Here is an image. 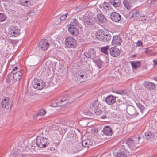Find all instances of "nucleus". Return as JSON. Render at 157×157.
Wrapping results in <instances>:
<instances>
[{"instance_id": "c756f323", "label": "nucleus", "mask_w": 157, "mask_h": 157, "mask_svg": "<svg viewBox=\"0 0 157 157\" xmlns=\"http://www.w3.org/2000/svg\"><path fill=\"white\" fill-rule=\"evenodd\" d=\"M127 144L130 148L134 146L135 145L133 142V140L131 138L127 139Z\"/></svg>"}, {"instance_id": "f03ea898", "label": "nucleus", "mask_w": 157, "mask_h": 157, "mask_svg": "<svg viewBox=\"0 0 157 157\" xmlns=\"http://www.w3.org/2000/svg\"><path fill=\"white\" fill-rule=\"evenodd\" d=\"M36 144L39 147L45 148L49 144L48 139L44 137L37 136L36 139Z\"/></svg>"}, {"instance_id": "a18cd8bd", "label": "nucleus", "mask_w": 157, "mask_h": 157, "mask_svg": "<svg viewBox=\"0 0 157 157\" xmlns=\"http://www.w3.org/2000/svg\"><path fill=\"white\" fill-rule=\"evenodd\" d=\"M98 67L99 68L101 67V66L102 65V62L101 60H98Z\"/></svg>"}, {"instance_id": "603ef678", "label": "nucleus", "mask_w": 157, "mask_h": 157, "mask_svg": "<svg viewBox=\"0 0 157 157\" xmlns=\"http://www.w3.org/2000/svg\"><path fill=\"white\" fill-rule=\"evenodd\" d=\"M78 75V77H81V78H83L84 77V75Z\"/></svg>"}, {"instance_id": "052dcab7", "label": "nucleus", "mask_w": 157, "mask_h": 157, "mask_svg": "<svg viewBox=\"0 0 157 157\" xmlns=\"http://www.w3.org/2000/svg\"><path fill=\"white\" fill-rule=\"evenodd\" d=\"M145 52H146V53H147V51H145Z\"/></svg>"}, {"instance_id": "6ab92c4d", "label": "nucleus", "mask_w": 157, "mask_h": 157, "mask_svg": "<svg viewBox=\"0 0 157 157\" xmlns=\"http://www.w3.org/2000/svg\"><path fill=\"white\" fill-rule=\"evenodd\" d=\"M97 16V19L100 22L105 23L107 22V19L102 13H98Z\"/></svg>"}, {"instance_id": "cd10ccee", "label": "nucleus", "mask_w": 157, "mask_h": 157, "mask_svg": "<svg viewBox=\"0 0 157 157\" xmlns=\"http://www.w3.org/2000/svg\"><path fill=\"white\" fill-rule=\"evenodd\" d=\"M69 98V96L67 95H65L60 99V102L59 103H61L63 102H64V104H63L64 105L68 101Z\"/></svg>"}, {"instance_id": "a19ab883", "label": "nucleus", "mask_w": 157, "mask_h": 157, "mask_svg": "<svg viewBox=\"0 0 157 157\" xmlns=\"http://www.w3.org/2000/svg\"><path fill=\"white\" fill-rule=\"evenodd\" d=\"M155 0H148L147 3L150 4V6H154Z\"/></svg>"}, {"instance_id": "4d7b16f0", "label": "nucleus", "mask_w": 157, "mask_h": 157, "mask_svg": "<svg viewBox=\"0 0 157 157\" xmlns=\"http://www.w3.org/2000/svg\"><path fill=\"white\" fill-rule=\"evenodd\" d=\"M80 144H78V145L79 146V145Z\"/></svg>"}, {"instance_id": "412c9836", "label": "nucleus", "mask_w": 157, "mask_h": 157, "mask_svg": "<svg viewBox=\"0 0 157 157\" xmlns=\"http://www.w3.org/2000/svg\"><path fill=\"white\" fill-rule=\"evenodd\" d=\"M23 75V72H18L13 73V79L15 81H19Z\"/></svg>"}, {"instance_id": "c85d7f7f", "label": "nucleus", "mask_w": 157, "mask_h": 157, "mask_svg": "<svg viewBox=\"0 0 157 157\" xmlns=\"http://www.w3.org/2000/svg\"><path fill=\"white\" fill-rule=\"evenodd\" d=\"M109 4L108 3L105 2L104 3L101 8L103 11L107 12L109 11Z\"/></svg>"}, {"instance_id": "72a5a7b5", "label": "nucleus", "mask_w": 157, "mask_h": 157, "mask_svg": "<svg viewBox=\"0 0 157 157\" xmlns=\"http://www.w3.org/2000/svg\"><path fill=\"white\" fill-rule=\"evenodd\" d=\"M137 105L138 108L140 110L141 112L142 113H144L145 110V109L144 107L140 103H137Z\"/></svg>"}, {"instance_id": "09e8293b", "label": "nucleus", "mask_w": 157, "mask_h": 157, "mask_svg": "<svg viewBox=\"0 0 157 157\" xmlns=\"http://www.w3.org/2000/svg\"><path fill=\"white\" fill-rule=\"evenodd\" d=\"M154 64L157 65V59H155L153 60Z\"/></svg>"}, {"instance_id": "49530a36", "label": "nucleus", "mask_w": 157, "mask_h": 157, "mask_svg": "<svg viewBox=\"0 0 157 157\" xmlns=\"http://www.w3.org/2000/svg\"><path fill=\"white\" fill-rule=\"evenodd\" d=\"M142 43L140 41H138L136 43V45L137 46H140L142 45Z\"/></svg>"}, {"instance_id": "13d9d810", "label": "nucleus", "mask_w": 157, "mask_h": 157, "mask_svg": "<svg viewBox=\"0 0 157 157\" xmlns=\"http://www.w3.org/2000/svg\"><path fill=\"white\" fill-rule=\"evenodd\" d=\"M96 129H95V130H94V132L96 131Z\"/></svg>"}, {"instance_id": "4be33fe9", "label": "nucleus", "mask_w": 157, "mask_h": 157, "mask_svg": "<svg viewBox=\"0 0 157 157\" xmlns=\"http://www.w3.org/2000/svg\"><path fill=\"white\" fill-rule=\"evenodd\" d=\"M132 68L136 69L139 67L141 65V63L139 61H132L130 62Z\"/></svg>"}, {"instance_id": "e2e57ef3", "label": "nucleus", "mask_w": 157, "mask_h": 157, "mask_svg": "<svg viewBox=\"0 0 157 157\" xmlns=\"http://www.w3.org/2000/svg\"><path fill=\"white\" fill-rule=\"evenodd\" d=\"M78 150H80V149Z\"/></svg>"}, {"instance_id": "9d476101", "label": "nucleus", "mask_w": 157, "mask_h": 157, "mask_svg": "<svg viewBox=\"0 0 157 157\" xmlns=\"http://www.w3.org/2000/svg\"><path fill=\"white\" fill-rule=\"evenodd\" d=\"M84 56L87 58L93 59L96 56V52L93 48H90L87 52L84 53Z\"/></svg>"}, {"instance_id": "a211bd4d", "label": "nucleus", "mask_w": 157, "mask_h": 157, "mask_svg": "<svg viewBox=\"0 0 157 157\" xmlns=\"http://www.w3.org/2000/svg\"><path fill=\"white\" fill-rule=\"evenodd\" d=\"M103 132L105 134L108 136H111L113 133L112 130L109 126L105 127Z\"/></svg>"}, {"instance_id": "864d4df0", "label": "nucleus", "mask_w": 157, "mask_h": 157, "mask_svg": "<svg viewBox=\"0 0 157 157\" xmlns=\"http://www.w3.org/2000/svg\"><path fill=\"white\" fill-rule=\"evenodd\" d=\"M136 55H132L130 57L131 58H132L133 57H136Z\"/></svg>"}, {"instance_id": "e433bc0d", "label": "nucleus", "mask_w": 157, "mask_h": 157, "mask_svg": "<svg viewBox=\"0 0 157 157\" xmlns=\"http://www.w3.org/2000/svg\"><path fill=\"white\" fill-rule=\"evenodd\" d=\"M68 137L70 138H72L75 137V136H76V134L75 132V131H72L68 133Z\"/></svg>"}, {"instance_id": "c9c22d12", "label": "nucleus", "mask_w": 157, "mask_h": 157, "mask_svg": "<svg viewBox=\"0 0 157 157\" xmlns=\"http://www.w3.org/2000/svg\"><path fill=\"white\" fill-rule=\"evenodd\" d=\"M92 107L94 109L98 108L99 102L98 100H95L94 101L92 104Z\"/></svg>"}, {"instance_id": "39448f33", "label": "nucleus", "mask_w": 157, "mask_h": 157, "mask_svg": "<svg viewBox=\"0 0 157 157\" xmlns=\"http://www.w3.org/2000/svg\"><path fill=\"white\" fill-rule=\"evenodd\" d=\"M33 87L37 90H40L43 89L45 86V82L41 79H34L32 82Z\"/></svg>"}, {"instance_id": "bf43d9fd", "label": "nucleus", "mask_w": 157, "mask_h": 157, "mask_svg": "<svg viewBox=\"0 0 157 157\" xmlns=\"http://www.w3.org/2000/svg\"><path fill=\"white\" fill-rule=\"evenodd\" d=\"M96 129H95V130H94V132L96 131Z\"/></svg>"}, {"instance_id": "ea45409f", "label": "nucleus", "mask_w": 157, "mask_h": 157, "mask_svg": "<svg viewBox=\"0 0 157 157\" xmlns=\"http://www.w3.org/2000/svg\"><path fill=\"white\" fill-rule=\"evenodd\" d=\"M94 113L97 115H100L102 112V111L98 108L94 109Z\"/></svg>"}, {"instance_id": "2eb2a0df", "label": "nucleus", "mask_w": 157, "mask_h": 157, "mask_svg": "<svg viewBox=\"0 0 157 157\" xmlns=\"http://www.w3.org/2000/svg\"><path fill=\"white\" fill-rule=\"evenodd\" d=\"M145 137L148 140L152 141L155 138V135L152 132L147 131L145 133Z\"/></svg>"}, {"instance_id": "473e14b6", "label": "nucleus", "mask_w": 157, "mask_h": 157, "mask_svg": "<svg viewBox=\"0 0 157 157\" xmlns=\"http://www.w3.org/2000/svg\"><path fill=\"white\" fill-rule=\"evenodd\" d=\"M116 157H127V155L123 151L117 152L116 155Z\"/></svg>"}, {"instance_id": "6e6552de", "label": "nucleus", "mask_w": 157, "mask_h": 157, "mask_svg": "<svg viewBox=\"0 0 157 157\" xmlns=\"http://www.w3.org/2000/svg\"><path fill=\"white\" fill-rule=\"evenodd\" d=\"M20 30L18 27L12 26L9 29V33L12 36L17 37L20 34Z\"/></svg>"}, {"instance_id": "f257e3e1", "label": "nucleus", "mask_w": 157, "mask_h": 157, "mask_svg": "<svg viewBox=\"0 0 157 157\" xmlns=\"http://www.w3.org/2000/svg\"><path fill=\"white\" fill-rule=\"evenodd\" d=\"M96 38L100 41L108 42L111 40L112 36L110 34L107 33L105 31L100 30L97 32Z\"/></svg>"}, {"instance_id": "b1692460", "label": "nucleus", "mask_w": 157, "mask_h": 157, "mask_svg": "<svg viewBox=\"0 0 157 157\" xmlns=\"http://www.w3.org/2000/svg\"><path fill=\"white\" fill-rule=\"evenodd\" d=\"M123 3L125 7L128 10L130 9L133 3L129 0H123Z\"/></svg>"}, {"instance_id": "c03bdc74", "label": "nucleus", "mask_w": 157, "mask_h": 157, "mask_svg": "<svg viewBox=\"0 0 157 157\" xmlns=\"http://www.w3.org/2000/svg\"><path fill=\"white\" fill-rule=\"evenodd\" d=\"M13 157H25V156L22 154H15L13 155Z\"/></svg>"}, {"instance_id": "1a4fd4ad", "label": "nucleus", "mask_w": 157, "mask_h": 157, "mask_svg": "<svg viewBox=\"0 0 157 157\" xmlns=\"http://www.w3.org/2000/svg\"><path fill=\"white\" fill-rule=\"evenodd\" d=\"M68 27L69 32L73 36H76L79 34L78 30L74 25L70 24Z\"/></svg>"}, {"instance_id": "58836bf2", "label": "nucleus", "mask_w": 157, "mask_h": 157, "mask_svg": "<svg viewBox=\"0 0 157 157\" xmlns=\"http://www.w3.org/2000/svg\"><path fill=\"white\" fill-rule=\"evenodd\" d=\"M23 72L22 70L20 71L19 69V68L17 67H15L13 69L11 73H15L16 72Z\"/></svg>"}, {"instance_id": "bb28decb", "label": "nucleus", "mask_w": 157, "mask_h": 157, "mask_svg": "<svg viewBox=\"0 0 157 157\" xmlns=\"http://www.w3.org/2000/svg\"><path fill=\"white\" fill-rule=\"evenodd\" d=\"M20 4L25 6H29L31 5V2L29 0H19Z\"/></svg>"}, {"instance_id": "f8f14e48", "label": "nucleus", "mask_w": 157, "mask_h": 157, "mask_svg": "<svg viewBox=\"0 0 157 157\" xmlns=\"http://www.w3.org/2000/svg\"><path fill=\"white\" fill-rule=\"evenodd\" d=\"M121 15L116 12H113L110 14V18L113 21L118 22L121 20Z\"/></svg>"}, {"instance_id": "4468645a", "label": "nucleus", "mask_w": 157, "mask_h": 157, "mask_svg": "<svg viewBox=\"0 0 157 157\" xmlns=\"http://www.w3.org/2000/svg\"><path fill=\"white\" fill-rule=\"evenodd\" d=\"M39 48H40L42 50H47L49 47V43L44 41L43 40H41L39 43Z\"/></svg>"}, {"instance_id": "9b49d317", "label": "nucleus", "mask_w": 157, "mask_h": 157, "mask_svg": "<svg viewBox=\"0 0 157 157\" xmlns=\"http://www.w3.org/2000/svg\"><path fill=\"white\" fill-rule=\"evenodd\" d=\"M109 52L110 55L113 57H117L120 54L119 49L116 47H112L110 48Z\"/></svg>"}, {"instance_id": "de8ad7c7", "label": "nucleus", "mask_w": 157, "mask_h": 157, "mask_svg": "<svg viewBox=\"0 0 157 157\" xmlns=\"http://www.w3.org/2000/svg\"><path fill=\"white\" fill-rule=\"evenodd\" d=\"M61 105L59 104V103H57L56 102V104H54L53 103H52V106L55 107L58 106H60Z\"/></svg>"}, {"instance_id": "393cba45", "label": "nucleus", "mask_w": 157, "mask_h": 157, "mask_svg": "<svg viewBox=\"0 0 157 157\" xmlns=\"http://www.w3.org/2000/svg\"><path fill=\"white\" fill-rule=\"evenodd\" d=\"M46 113L45 110L44 109H42L39 111L37 115L33 116V118L34 119H37L38 117L43 116L46 114Z\"/></svg>"}, {"instance_id": "423d86ee", "label": "nucleus", "mask_w": 157, "mask_h": 157, "mask_svg": "<svg viewBox=\"0 0 157 157\" xmlns=\"http://www.w3.org/2000/svg\"><path fill=\"white\" fill-rule=\"evenodd\" d=\"M12 100L8 98H5L1 102L2 107L4 109H10L12 105Z\"/></svg>"}, {"instance_id": "a878e982", "label": "nucleus", "mask_w": 157, "mask_h": 157, "mask_svg": "<svg viewBox=\"0 0 157 157\" xmlns=\"http://www.w3.org/2000/svg\"><path fill=\"white\" fill-rule=\"evenodd\" d=\"M6 80L8 82H12L13 83L15 82V81L13 79V73L11 72L8 74Z\"/></svg>"}, {"instance_id": "4c0bfd02", "label": "nucleus", "mask_w": 157, "mask_h": 157, "mask_svg": "<svg viewBox=\"0 0 157 157\" xmlns=\"http://www.w3.org/2000/svg\"><path fill=\"white\" fill-rule=\"evenodd\" d=\"M6 19V16L3 13H0V22L5 21Z\"/></svg>"}, {"instance_id": "3c124183", "label": "nucleus", "mask_w": 157, "mask_h": 157, "mask_svg": "<svg viewBox=\"0 0 157 157\" xmlns=\"http://www.w3.org/2000/svg\"><path fill=\"white\" fill-rule=\"evenodd\" d=\"M107 117L106 116H105V115L103 116H101V119H105V118H106Z\"/></svg>"}, {"instance_id": "f704fd0d", "label": "nucleus", "mask_w": 157, "mask_h": 157, "mask_svg": "<svg viewBox=\"0 0 157 157\" xmlns=\"http://www.w3.org/2000/svg\"><path fill=\"white\" fill-rule=\"evenodd\" d=\"M109 49V47L107 46L106 47H103L101 48V51L104 54L107 55L108 54L107 50Z\"/></svg>"}, {"instance_id": "79ce46f5", "label": "nucleus", "mask_w": 157, "mask_h": 157, "mask_svg": "<svg viewBox=\"0 0 157 157\" xmlns=\"http://www.w3.org/2000/svg\"><path fill=\"white\" fill-rule=\"evenodd\" d=\"M68 13H67L65 14L62 15L60 18V20L63 21L65 20L67 16L68 15Z\"/></svg>"}, {"instance_id": "2f4dec72", "label": "nucleus", "mask_w": 157, "mask_h": 157, "mask_svg": "<svg viewBox=\"0 0 157 157\" xmlns=\"http://www.w3.org/2000/svg\"><path fill=\"white\" fill-rule=\"evenodd\" d=\"M81 20L79 16H77V17L73 19L72 23L75 24L76 26H79V23L78 21V19Z\"/></svg>"}, {"instance_id": "37998d69", "label": "nucleus", "mask_w": 157, "mask_h": 157, "mask_svg": "<svg viewBox=\"0 0 157 157\" xmlns=\"http://www.w3.org/2000/svg\"><path fill=\"white\" fill-rule=\"evenodd\" d=\"M116 93L121 95H123L126 94L125 91L124 90H121L117 91L116 92Z\"/></svg>"}, {"instance_id": "5701e85b", "label": "nucleus", "mask_w": 157, "mask_h": 157, "mask_svg": "<svg viewBox=\"0 0 157 157\" xmlns=\"http://www.w3.org/2000/svg\"><path fill=\"white\" fill-rule=\"evenodd\" d=\"M110 5H112L115 7L119 6L121 4L120 0H109Z\"/></svg>"}, {"instance_id": "aec40b11", "label": "nucleus", "mask_w": 157, "mask_h": 157, "mask_svg": "<svg viewBox=\"0 0 157 157\" xmlns=\"http://www.w3.org/2000/svg\"><path fill=\"white\" fill-rule=\"evenodd\" d=\"M144 85L145 87L147 89L152 90L155 89L156 85L152 82H147L145 83Z\"/></svg>"}, {"instance_id": "f3484780", "label": "nucleus", "mask_w": 157, "mask_h": 157, "mask_svg": "<svg viewBox=\"0 0 157 157\" xmlns=\"http://www.w3.org/2000/svg\"><path fill=\"white\" fill-rule=\"evenodd\" d=\"M93 144V141L92 140L87 139L83 140L81 144L83 147L88 148L90 146H91Z\"/></svg>"}, {"instance_id": "ddd939ff", "label": "nucleus", "mask_w": 157, "mask_h": 157, "mask_svg": "<svg viewBox=\"0 0 157 157\" xmlns=\"http://www.w3.org/2000/svg\"><path fill=\"white\" fill-rule=\"evenodd\" d=\"M121 39L118 35H115L113 36L112 42L113 45L119 46L121 45Z\"/></svg>"}, {"instance_id": "5fc2aeb1", "label": "nucleus", "mask_w": 157, "mask_h": 157, "mask_svg": "<svg viewBox=\"0 0 157 157\" xmlns=\"http://www.w3.org/2000/svg\"><path fill=\"white\" fill-rule=\"evenodd\" d=\"M153 79L157 82V77H155Z\"/></svg>"}, {"instance_id": "7c9ffc66", "label": "nucleus", "mask_w": 157, "mask_h": 157, "mask_svg": "<svg viewBox=\"0 0 157 157\" xmlns=\"http://www.w3.org/2000/svg\"><path fill=\"white\" fill-rule=\"evenodd\" d=\"M120 129L119 126L117 125H115L113 126V132L116 133V134H118L120 132Z\"/></svg>"}, {"instance_id": "6e6d98bb", "label": "nucleus", "mask_w": 157, "mask_h": 157, "mask_svg": "<svg viewBox=\"0 0 157 157\" xmlns=\"http://www.w3.org/2000/svg\"><path fill=\"white\" fill-rule=\"evenodd\" d=\"M140 139V138L139 136H138V140H139Z\"/></svg>"}, {"instance_id": "680f3d73", "label": "nucleus", "mask_w": 157, "mask_h": 157, "mask_svg": "<svg viewBox=\"0 0 157 157\" xmlns=\"http://www.w3.org/2000/svg\"><path fill=\"white\" fill-rule=\"evenodd\" d=\"M146 112H145L144 113V114L145 113H146Z\"/></svg>"}, {"instance_id": "0eeeda50", "label": "nucleus", "mask_w": 157, "mask_h": 157, "mask_svg": "<svg viewBox=\"0 0 157 157\" xmlns=\"http://www.w3.org/2000/svg\"><path fill=\"white\" fill-rule=\"evenodd\" d=\"M65 41L66 46L69 48H75L76 45V40L72 37L66 38Z\"/></svg>"}, {"instance_id": "20e7f679", "label": "nucleus", "mask_w": 157, "mask_h": 157, "mask_svg": "<svg viewBox=\"0 0 157 157\" xmlns=\"http://www.w3.org/2000/svg\"><path fill=\"white\" fill-rule=\"evenodd\" d=\"M116 97L112 95L108 96L105 98V102L109 105H114L112 106V109H117L118 108V105L116 103Z\"/></svg>"}, {"instance_id": "8fccbe9b", "label": "nucleus", "mask_w": 157, "mask_h": 157, "mask_svg": "<svg viewBox=\"0 0 157 157\" xmlns=\"http://www.w3.org/2000/svg\"><path fill=\"white\" fill-rule=\"evenodd\" d=\"M129 1H130V2H131L133 3H134L136 2H137V0H129Z\"/></svg>"}, {"instance_id": "7ed1b4c3", "label": "nucleus", "mask_w": 157, "mask_h": 157, "mask_svg": "<svg viewBox=\"0 0 157 157\" xmlns=\"http://www.w3.org/2000/svg\"><path fill=\"white\" fill-rule=\"evenodd\" d=\"M83 24L86 27L94 29L96 27V21L94 18L89 17L83 18Z\"/></svg>"}, {"instance_id": "dca6fc26", "label": "nucleus", "mask_w": 157, "mask_h": 157, "mask_svg": "<svg viewBox=\"0 0 157 157\" xmlns=\"http://www.w3.org/2000/svg\"><path fill=\"white\" fill-rule=\"evenodd\" d=\"M127 111L128 113L131 116L135 115L137 116L138 114V113L136 112L135 108L133 106H128L127 108Z\"/></svg>"}]
</instances>
